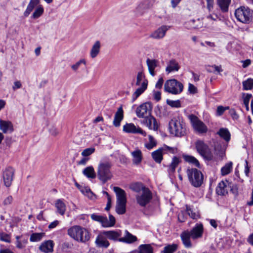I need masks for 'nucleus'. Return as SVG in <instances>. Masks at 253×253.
Returning <instances> with one entry per match:
<instances>
[{
  "instance_id": "f257e3e1",
  "label": "nucleus",
  "mask_w": 253,
  "mask_h": 253,
  "mask_svg": "<svg viewBox=\"0 0 253 253\" xmlns=\"http://www.w3.org/2000/svg\"><path fill=\"white\" fill-rule=\"evenodd\" d=\"M129 188L136 192V200L137 203L142 207H146L150 203L153 198L151 190L141 182H135L130 185Z\"/></svg>"
},
{
  "instance_id": "f03ea898",
  "label": "nucleus",
  "mask_w": 253,
  "mask_h": 253,
  "mask_svg": "<svg viewBox=\"0 0 253 253\" xmlns=\"http://www.w3.org/2000/svg\"><path fill=\"white\" fill-rule=\"evenodd\" d=\"M68 235L75 241L85 243L89 240L90 236L88 231L80 226H73L68 229Z\"/></svg>"
},
{
  "instance_id": "7ed1b4c3",
  "label": "nucleus",
  "mask_w": 253,
  "mask_h": 253,
  "mask_svg": "<svg viewBox=\"0 0 253 253\" xmlns=\"http://www.w3.org/2000/svg\"><path fill=\"white\" fill-rule=\"evenodd\" d=\"M170 133L175 136L181 137L186 134V126L182 117H173L169 122Z\"/></svg>"
},
{
  "instance_id": "20e7f679",
  "label": "nucleus",
  "mask_w": 253,
  "mask_h": 253,
  "mask_svg": "<svg viewBox=\"0 0 253 253\" xmlns=\"http://www.w3.org/2000/svg\"><path fill=\"white\" fill-rule=\"evenodd\" d=\"M111 164L109 162H100L98 166L97 175L98 179L103 183L110 180L112 174L110 169Z\"/></svg>"
},
{
  "instance_id": "39448f33",
  "label": "nucleus",
  "mask_w": 253,
  "mask_h": 253,
  "mask_svg": "<svg viewBox=\"0 0 253 253\" xmlns=\"http://www.w3.org/2000/svg\"><path fill=\"white\" fill-rule=\"evenodd\" d=\"M114 190L116 193L117 203L116 211L119 214H124L126 211V194L125 191L118 187H114Z\"/></svg>"
},
{
  "instance_id": "423d86ee",
  "label": "nucleus",
  "mask_w": 253,
  "mask_h": 253,
  "mask_svg": "<svg viewBox=\"0 0 253 253\" xmlns=\"http://www.w3.org/2000/svg\"><path fill=\"white\" fill-rule=\"evenodd\" d=\"M186 173L188 179L192 186L199 187L203 182L204 176L202 172L196 168H188Z\"/></svg>"
},
{
  "instance_id": "0eeeda50",
  "label": "nucleus",
  "mask_w": 253,
  "mask_h": 253,
  "mask_svg": "<svg viewBox=\"0 0 253 253\" xmlns=\"http://www.w3.org/2000/svg\"><path fill=\"white\" fill-rule=\"evenodd\" d=\"M235 16L238 21L247 24L252 19L253 11L248 7L240 6L235 10Z\"/></svg>"
},
{
  "instance_id": "6e6552de",
  "label": "nucleus",
  "mask_w": 253,
  "mask_h": 253,
  "mask_svg": "<svg viewBox=\"0 0 253 253\" xmlns=\"http://www.w3.org/2000/svg\"><path fill=\"white\" fill-rule=\"evenodd\" d=\"M183 89L182 84L175 79H170L166 82L164 84L165 91L172 94H178Z\"/></svg>"
},
{
  "instance_id": "1a4fd4ad",
  "label": "nucleus",
  "mask_w": 253,
  "mask_h": 253,
  "mask_svg": "<svg viewBox=\"0 0 253 253\" xmlns=\"http://www.w3.org/2000/svg\"><path fill=\"white\" fill-rule=\"evenodd\" d=\"M90 217L93 220L101 223L103 227H113L116 223L115 218L111 214H109V219H108L106 216L96 213L91 214Z\"/></svg>"
},
{
  "instance_id": "9d476101",
  "label": "nucleus",
  "mask_w": 253,
  "mask_h": 253,
  "mask_svg": "<svg viewBox=\"0 0 253 253\" xmlns=\"http://www.w3.org/2000/svg\"><path fill=\"white\" fill-rule=\"evenodd\" d=\"M196 148L198 152L206 160H212L213 156L209 147L201 140H198L196 142Z\"/></svg>"
},
{
  "instance_id": "9b49d317",
  "label": "nucleus",
  "mask_w": 253,
  "mask_h": 253,
  "mask_svg": "<svg viewBox=\"0 0 253 253\" xmlns=\"http://www.w3.org/2000/svg\"><path fill=\"white\" fill-rule=\"evenodd\" d=\"M153 108L152 104L150 102L140 104L135 109V114L139 118H144L151 114Z\"/></svg>"
},
{
  "instance_id": "f8f14e48",
  "label": "nucleus",
  "mask_w": 253,
  "mask_h": 253,
  "mask_svg": "<svg viewBox=\"0 0 253 253\" xmlns=\"http://www.w3.org/2000/svg\"><path fill=\"white\" fill-rule=\"evenodd\" d=\"M194 128L200 133H206L208 131V128L205 124L200 121L197 117L194 115H191L189 117Z\"/></svg>"
},
{
  "instance_id": "ddd939ff",
  "label": "nucleus",
  "mask_w": 253,
  "mask_h": 253,
  "mask_svg": "<svg viewBox=\"0 0 253 253\" xmlns=\"http://www.w3.org/2000/svg\"><path fill=\"white\" fill-rule=\"evenodd\" d=\"M14 169L11 167H8L3 172L2 177L4 185L9 187L11 186L13 180Z\"/></svg>"
},
{
  "instance_id": "4468645a",
  "label": "nucleus",
  "mask_w": 253,
  "mask_h": 253,
  "mask_svg": "<svg viewBox=\"0 0 253 253\" xmlns=\"http://www.w3.org/2000/svg\"><path fill=\"white\" fill-rule=\"evenodd\" d=\"M123 130L127 133H139L146 136V133L139 127H136L133 124H126L123 126Z\"/></svg>"
},
{
  "instance_id": "2eb2a0df",
  "label": "nucleus",
  "mask_w": 253,
  "mask_h": 253,
  "mask_svg": "<svg viewBox=\"0 0 253 253\" xmlns=\"http://www.w3.org/2000/svg\"><path fill=\"white\" fill-rule=\"evenodd\" d=\"M142 123L147 126L150 129L157 130L158 128V125L156 119L151 114L143 118Z\"/></svg>"
},
{
  "instance_id": "dca6fc26",
  "label": "nucleus",
  "mask_w": 253,
  "mask_h": 253,
  "mask_svg": "<svg viewBox=\"0 0 253 253\" xmlns=\"http://www.w3.org/2000/svg\"><path fill=\"white\" fill-rule=\"evenodd\" d=\"M203 19L190 20L184 23V26L188 29H199L204 27Z\"/></svg>"
},
{
  "instance_id": "f3484780",
  "label": "nucleus",
  "mask_w": 253,
  "mask_h": 253,
  "mask_svg": "<svg viewBox=\"0 0 253 253\" xmlns=\"http://www.w3.org/2000/svg\"><path fill=\"white\" fill-rule=\"evenodd\" d=\"M170 28V26L162 25L150 35V37L154 39L159 40L163 38L166 34L167 31Z\"/></svg>"
},
{
  "instance_id": "a211bd4d",
  "label": "nucleus",
  "mask_w": 253,
  "mask_h": 253,
  "mask_svg": "<svg viewBox=\"0 0 253 253\" xmlns=\"http://www.w3.org/2000/svg\"><path fill=\"white\" fill-rule=\"evenodd\" d=\"M189 232L193 239L194 240L201 238L204 232L203 224L201 223H197Z\"/></svg>"
},
{
  "instance_id": "6ab92c4d",
  "label": "nucleus",
  "mask_w": 253,
  "mask_h": 253,
  "mask_svg": "<svg viewBox=\"0 0 253 253\" xmlns=\"http://www.w3.org/2000/svg\"><path fill=\"white\" fill-rule=\"evenodd\" d=\"M104 234V232L102 231L96 237L95 244L98 247L107 248L109 246L110 243L108 238Z\"/></svg>"
},
{
  "instance_id": "aec40b11",
  "label": "nucleus",
  "mask_w": 253,
  "mask_h": 253,
  "mask_svg": "<svg viewBox=\"0 0 253 253\" xmlns=\"http://www.w3.org/2000/svg\"><path fill=\"white\" fill-rule=\"evenodd\" d=\"M180 68V66L178 61L175 59H171L167 63V65L166 68V72L167 74H169L172 72H176L178 71Z\"/></svg>"
},
{
  "instance_id": "412c9836",
  "label": "nucleus",
  "mask_w": 253,
  "mask_h": 253,
  "mask_svg": "<svg viewBox=\"0 0 253 253\" xmlns=\"http://www.w3.org/2000/svg\"><path fill=\"white\" fill-rule=\"evenodd\" d=\"M0 130L4 133H11L14 131L13 125L9 121L0 119Z\"/></svg>"
},
{
  "instance_id": "4be33fe9",
  "label": "nucleus",
  "mask_w": 253,
  "mask_h": 253,
  "mask_svg": "<svg viewBox=\"0 0 253 253\" xmlns=\"http://www.w3.org/2000/svg\"><path fill=\"white\" fill-rule=\"evenodd\" d=\"M103 232L108 239L114 241H119V239L121 238L122 235V232L119 230L103 231Z\"/></svg>"
},
{
  "instance_id": "5701e85b",
  "label": "nucleus",
  "mask_w": 253,
  "mask_h": 253,
  "mask_svg": "<svg viewBox=\"0 0 253 253\" xmlns=\"http://www.w3.org/2000/svg\"><path fill=\"white\" fill-rule=\"evenodd\" d=\"M155 2V0H145L139 4L137 8V11L140 14L144 12L145 10L151 8Z\"/></svg>"
},
{
  "instance_id": "b1692460",
  "label": "nucleus",
  "mask_w": 253,
  "mask_h": 253,
  "mask_svg": "<svg viewBox=\"0 0 253 253\" xmlns=\"http://www.w3.org/2000/svg\"><path fill=\"white\" fill-rule=\"evenodd\" d=\"M190 237H191V235L190 234V232L188 230L182 232L180 235L182 243L186 248H190L192 246Z\"/></svg>"
},
{
  "instance_id": "393cba45",
  "label": "nucleus",
  "mask_w": 253,
  "mask_h": 253,
  "mask_svg": "<svg viewBox=\"0 0 253 253\" xmlns=\"http://www.w3.org/2000/svg\"><path fill=\"white\" fill-rule=\"evenodd\" d=\"M124 118V111L122 106L120 107L115 114L114 119L113 121V125L116 127L120 126L121 122Z\"/></svg>"
},
{
  "instance_id": "a878e982",
  "label": "nucleus",
  "mask_w": 253,
  "mask_h": 253,
  "mask_svg": "<svg viewBox=\"0 0 253 253\" xmlns=\"http://www.w3.org/2000/svg\"><path fill=\"white\" fill-rule=\"evenodd\" d=\"M146 64L150 74L154 77L155 75V69L158 66L159 61L156 59H147Z\"/></svg>"
},
{
  "instance_id": "bb28decb",
  "label": "nucleus",
  "mask_w": 253,
  "mask_h": 253,
  "mask_svg": "<svg viewBox=\"0 0 253 253\" xmlns=\"http://www.w3.org/2000/svg\"><path fill=\"white\" fill-rule=\"evenodd\" d=\"M53 242L51 240H48L43 242L40 246V250L45 253H48L52 252L53 248Z\"/></svg>"
},
{
  "instance_id": "cd10ccee",
  "label": "nucleus",
  "mask_w": 253,
  "mask_h": 253,
  "mask_svg": "<svg viewBox=\"0 0 253 253\" xmlns=\"http://www.w3.org/2000/svg\"><path fill=\"white\" fill-rule=\"evenodd\" d=\"M227 182V181H226V182L222 181L218 183L216 189V193L218 195L224 196L228 193L227 185L226 184V183Z\"/></svg>"
},
{
  "instance_id": "c85d7f7f",
  "label": "nucleus",
  "mask_w": 253,
  "mask_h": 253,
  "mask_svg": "<svg viewBox=\"0 0 253 253\" xmlns=\"http://www.w3.org/2000/svg\"><path fill=\"white\" fill-rule=\"evenodd\" d=\"M55 206L57 209V212L63 215L65 214L66 206L63 200L58 199L55 201Z\"/></svg>"
},
{
  "instance_id": "c756f323",
  "label": "nucleus",
  "mask_w": 253,
  "mask_h": 253,
  "mask_svg": "<svg viewBox=\"0 0 253 253\" xmlns=\"http://www.w3.org/2000/svg\"><path fill=\"white\" fill-rule=\"evenodd\" d=\"M101 47L100 42L96 41L93 44L90 52V56L92 58H95L99 54Z\"/></svg>"
},
{
  "instance_id": "7c9ffc66",
  "label": "nucleus",
  "mask_w": 253,
  "mask_h": 253,
  "mask_svg": "<svg viewBox=\"0 0 253 253\" xmlns=\"http://www.w3.org/2000/svg\"><path fill=\"white\" fill-rule=\"evenodd\" d=\"M125 236L123 238L121 237L119 239V242L130 244L137 240L136 237L130 234L127 230L125 231Z\"/></svg>"
},
{
  "instance_id": "2f4dec72",
  "label": "nucleus",
  "mask_w": 253,
  "mask_h": 253,
  "mask_svg": "<svg viewBox=\"0 0 253 253\" xmlns=\"http://www.w3.org/2000/svg\"><path fill=\"white\" fill-rule=\"evenodd\" d=\"M147 83L146 81L143 84H141V86L138 87L135 91L133 93L132 96V101L134 102L137 98H138L144 91L147 89Z\"/></svg>"
},
{
  "instance_id": "473e14b6",
  "label": "nucleus",
  "mask_w": 253,
  "mask_h": 253,
  "mask_svg": "<svg viewBox=\"0 0 253 253\" xmlns=\"http://www.w3.org/2000/svg\"><path fill=\"white\" fill-rule=\"evenodd\" d=\"M131 155L133 157L132 162L134 164L138 165L142 160V154L141 151L137 149L131 152Z\"/></svg>"
},
{
  "instance_id": "72a5a7b5",
  "label": "nucleus",
  "mask_w": 253,
  "mask_h": 253,
  "mask_svg": "<svg viewBox=\"0 0 253 253\" xmlns=\"http://www.w3.org/2000/svg\"><path fill=\"white\" fill-rule=\"evenodd\" d=\"M40 0H30L26 10L24 13V15L27 17L33 11L34 8L39 3Z\"/></svg>"
},
{
  "instance_id": "f704fd0d",
  "label": "nucleus",
  "mask_w": 253,
  "mask_h": 253,
  "mask_svg": "<svg viewBox=\"0 0 253 253\" xmlns=\"http://www.w3.org/2000/svg\"><path fill=\"white\" fill-rule=\"evenodd\" d=\"M28 243V238H23L22 236L16 237V247L20 249L24 248Z\"/></svg>"
},
{
  "instance_id": "c9c22d12",
  "label": "nucleus",
  "mask_w": 253,
  "mask_h": 253,
  "mask_svg": "<svg viewBox=\"0 0 253 253\" xmlns=\"http://www.w3.org/2000/svg\"><path fill=\"white\" fill-rule=\"evenodd\" d=\"M163 148H159L152 153V157L154 160L157 163H161L163 159Z\"/></svg>"
},
{
  "instance_id": "e433bc0d",
  "label": "nucleus",
  "mask_w": 253,
  "mask_h": 253,
  "mask_svg": "<svg viewBox=\"0 0 253 253\" xmlns=\"http://www.w3.org/2000/svg\"><path fill=\"white\" fill-rule=\"evenodd\" d=\"M231 0H217V3L223 12H227Z\"/></svg>"
},
{
  "instance_id": "4c0bfd02",
  "label": "nucleus",
  "mask_w": 253,
  "mask_h": 253,
  "mask_svg": "<svg viewBox=\"0 0 253 253\" xmlns=\"http://www.w3.org/2000/svg\"><path fill=\"white\" fill-rule=\"evenodd\" d=\"M83 173L88 178L93 179L96 177V173L92 166H89L85 168L83 171Z\"/></svg>"
},
{
  "instance_id": "58836bf2",
  "label": "nucleus",
  "mask_w": 253,
  "mask_h": 253,
  "mask_svg": "<svg viewBox=\"0 0 253 253\" xmlns=\"http://www.w3.org/2000/svg\"><path fill=\"white\" fill-rule=\"evenodd\" d=\"M217 133L227 142L230 139V133L227 128H221Z\"/></svg>"
},
{
  "instance_id": "ea45409f",
  "label": "nucleus",
  "mask_w": 253,
  "mask_h": 253,
  "mask_svg": "<svg viewBox=\"0 0 253 253\" xmlns=\"http://www.w3.org/2000/svg\"><path fill=\"white\" fill-rule=\"evenodd\" d=\"M183 157L186 162L191 164L198 168H200V163L194 157L190 155H184Z\"/></svg>"
},
{
  "instance_id": "a19ab883",
  "label": "nucleus",
  "mask_w": 253,
  "mask_h": 253,
  "mask_svg": "<svg viewBox=\"0 0 253 253\" xmlns=\"http://www.w3.org/2000/svg\"><path fill=\"white\" fill-rule=\"evenodd\" d=\"M233 169V163L231 162H230L227 164H226L224 166H223L221 169V173L223 176L227 175L229 174L232 171Z\"/></svg>"
},
{
  "instance_id": "79ce46f5",
  "label": "nucleus",
  "mask_w": 253,
  "mask_h": 253,
  "mask_svg": "<svg viewBox=\"0 0 253 253\" xmlns=\"http://www.w3.org/2000/svg\"><path fill=\"white\" fill-rule=\"evenodd\" d=\"M146 81L147 86L148 85V80L145 78V76L143 71H140L137 73L136 76V85H139L141 84H143Z\"/></svg>"
},
{
  "instance_id": "37998d69",
  "label": "nucleus",
  "mask_w": 253,
  "mask_h": 253,
  "mask_svg": "<svg viewBox=\"0 0 253 253\" xmlns=\"http://www.w3.org/2000/svg\"><path fill=\"white\" fill-rule=\"evenodd\" d=\"M139 253H153V250L149 244L141 245L139 247Z\"/></svg>"
},
{
  "instance_id": "c03bdc74",
  "label": "nucleus",
  "mask_w": 253,
  "mask_h": 253,
  "mask_svg": "<svg viewBox=\"0 0 253 253\" xmlns=\"http://www.w3.org/2000/svg\"><path fill=\"white\" fill-rule=\"evenodd\" d=\"M180 163L179 159L176 157H174L172 159V162L169 167V172H173L175 171L176 167Z\"/></svg>"
},
{
  "instance_id": "a18cd8bd",
  "label": "nucleus",
  "mask_w": 253,
  "mask_h": 253,
  "mask_svg": "<svg viewBox=\"0 0 253 253\" xmlns=\"http://www.w3.org/2000/svg\"><path fill=\"white\" fill-rule=\"evenodd\" d=\"M177 245L172 244L168 245L164 247L163 251V253H174L177 250Z\"/></svg>"
},
{
  "instance_id": "49530a36",
  "label": "nucleus",
  "mask_w": 253,
  "mask_h": 253,
  "mask_svg": "<svg viewBox=\"0 0 253 253\" xmlns=\"http://www.w3.org/2000/svg\"><path fill=\"white\" fill-rule=\"evenodd\" d=\"M44 233H35L31 235L30 241L32 242H39L44 236Z\"/></svg>"
},
{
  "instance_id": "de8ad7c7",
  "label": "nucleus",
  "mask_w": 253,
  "mask_h": 253,
  "mask_svg": "<svg viewBox=\"0 0 253 253\" xmlns=\"http://www.w3.org/2000/svg\"><path fill=\"white\" fill-rule=\"evenodd\" d=\"M243 89L251 90L253 88V79H248L243 82Z\"/></svg>"
},
{
  "instance_id": "09e8293b",
  "label": "nucleus",
  "mask_w": 253,
  "mask_h": 253,
  "mask_svg": "<svg viewBox=\"0 0 253 253\" xmlns=\"http://www.w3.org/2000/svg\"><path fill=\"white\" fill-rule=\"evenodd\" d=\"M43 13V8L42 5L38 6L33 13L32 17L37 19L40 17Z\"/></svg>"
},
{
  "instance_id": "8fccbe9b",
  "label": "nucleus",
  "mask_w": 253,
  "mask_h": 253,
  "mask_svg": "<svg viewBox=\"0 0 253 253\" xmlns=\"http://www.w3.org/2000/svg\"><path fill=\"white\" fill-rule=\"evenodd\" d=\"M148 137L149 142L145 144V147L150 150L156 145L157 143L152 136L149 135Z\"/></svg>"
},
{
  "instance_id": "3c124183",
  "label": "nucleus",
  "mask_w": 253,
  "mask_h": 253,
  "mask_svg": "<svg viewBox=\"0 0 253 253\" xmlns=\"http://www.w3.org/2000/svg\"><path fill=\"white\" fill-rule=\"evenodd\" d=\"M95 152V148L94 147L87 148L84 149L81 155L84 157H88Z\"/></svg>"
},
{
  "instance_id": "603ef678",
  "label": "nucleus",
  "mask_w": 253,
  "mask_h": 253,
  "mask_svg": "<svg viewBox=\"0 0 253 253\" xmlns=\"http://www.w3.org/2000/svg\"><path fill=\"white\" fill-rule=\"evenodd\" d=\"M186 212L187 214L193 219H197L199 218V214L193 212L191 209L188 206L186 207Z\"/></svg>"
},
{
  "instance_id": "864d4df0",
  "label": "nucleus",
  "mask_w": 253,
  "mask_h": 253,
  "mask_svg": "<svg viewBox=\"0 0 253 253\" xmlns=\"http://www.w3.org/2000/svg\"><path fill=\"white\" fill-rule=\"evenodd\" d=\"M252 97V95L251 94H247L244 97L243 103L247 111L249 110V102Z\"/></svg>"
},
{
  "instance_id": "5fc2aeb1",
  "label": "nucleus",
  "mask_w": 253,
  "mask_h": 253,
  "mask_svg": "<svg viewBox=\"0 0 253 253\" xmlns=\"http://www.w3.org/2000/svg\"><path fill=\"white\" fill-rule=\"evenodd\" d=\"M0 240L6 243H10L11 241V238L9 234H7L4 232H0Z\"/></svg>"
},
{
  "instance_id": "6e6d98bb",
  "label": "nucleus",
  "mask_w": 253,
  "mask_h": 253,
  "mask_svg": "<svg viewBox=\"0 0 253 253\" xmlns=\"http://www.w3.org/2000/svg\"><path fill=\"white\" fill-rule=\"evenodd\" d=\"M83 64H86V61L84 59H82L78 61L76 64L72 65L71 68L74 71H76L80 67L81 65Z\"/></svg>"
},
{
  "instance_id": "4d7b16f0",
  "label": "nucleus",
  "mask_w": 253,
  "mask_h": 253,
  "mask_svg": "<svg viewBox=\"0 0 253 253\" xmlns=\"http://www.w3.org/2000/svg\"><path fill=\"white\" fill-rule=\"evenodd\" d=\"M167 103L169 105L172 107L178 108V107H180V101L178 100L173 101V100H167Z\"/></svg>"
},
{
  "instance_id": "13d9d810",
  "label": "nucleus",
  "mask_w": 253,
  "mask_h": 253,
  "mask_svg": "<svg viewBox=\"0 0 253 253\" xmlns=\"http://www.w3.org/2000/svg\"><path fill=\"white\" fill-rule=\"evenodd\" d=\"M229 109V107H223L222 106H219L217 107L216 113L217 115L221 116L222 115L224 111L226 110H228Z\"/></svg>"
},
{
  "instance_id": "bf43d9fd",
  "label": "nucleus",
  "mask_w": 253,
  "mask_h": 253,
  "mask_svg": "<svg viewBox=\"0 0 253 253\" xmlns=\"http://www.w3.org/2000/svg\"><path fill=\"white\" fill-rule=\"evenodd\" d=\"M210 68H212V69H213V70L212 71V70H211L210 69H208L207 71L208 72H217L218 73H220V72L222 71V70L221 69V67L220 66H216V65H213L212 66H210Z\"/></svg>"
},
{
  "instance_id": "052dcab7",
  "label": "nucleus",
  "mask_w": 253,
  "mask_h": 253,
  "mask_svg": "<svg viewBox=\"0 0 253 253\" xmlns=\"http://www.w3.org/2000/svg\"><path fill=\"white\" fill-rule=\"evenodd\" d=\"M104 193L106 195V196L107 197V203L106 205V207L105 208V210L108 211L111 208V197L110 196V195H109V194L107 192H105Z\"/></svg>"
},
{
  "instance_id": "680f3d73",
  "label": "nucleus",
  "mask_w": 253,
  "mask_h": 253,
  "mask_svg": "<svg viewBox=\"0 0 253 253\" xmlns=\"http://www.w3.org/2000/svg\"><path fill=\"white\" fill-rule=\"evenodd\" d=\"M230 191L235 195H237L238 193V188L236 184H230Z\"/></svg>"
},
{
  "instance_id": "e2e57ef3",
  "label": "nucleus",
  "mask_w": 253,
  "mask_h": 253,
  "mask_svg": "<svg viewBox=\"0 0 253 253\" xmlns=\"http://www.w3.org/2000/svg\"><path fill=\"white\" fill-rule=\"evenodd\" d=\"M207 1V8L210 11H211L213 7L214 0H206Z\"/></svg>"
},
{
  "instance_id": "0e129e2a",
  "label": "nucleus",
  "mask_w": 253,
  "mask_h": 253,
  "mask_svg": "<svg viewBox=\"0 0 253 253\" xmlns=\"http://www.w3.org/2000/svg\"><path fill=\"white\" fill-rule=\"evenodd\" d=\"M13 201V198L11 196H9L7 198H6L3 201V205L5 206H7L12 203Z\"/></svg>"
},
{
  "instance_id": "69168bd1",
  "label": "nucleus",
  "mask_w": 253,
  "mask_h": 253,
  "mask_svg": "<svg viewBox=\"0 0 253 253\" xmlns=\"http://www.w3.org/2000/svg\"><path fill=\"white\" fill-rule=\"evenodd\" d=\"M164 148L171 154H176L177 152V149L176 147H170L166 145Z\"/></svg>"
},
{
  "instance_id": "338daca9",
  "label": "nucleus",
  "mask_w": 253,
  "mask_h": 253,
  "mask_svg": "<svg viewBox=\"0 0 253 253\" xmlns=\"http://www.w3.org/2000/svg\"><path fill=\"white\" fill-rule=\"evenodd\" d=\"M154 98L157 101H159L161 99V93L159 91H154L153 92Z\"/></svg>"
},
{
  "instance_id": "774afa93",
  "label": "nucleus",
  "mask_w": 253,
  "mask_h": 253,
  "mask_svg": "<svg viewBox=\"0 0 253 253\" xmlns=\"http://www.w3.org/2000/svg\"><path fill=\"white\" fill-rule=\"evenodd\" d=\"M188 91L190 93L194 94L197 92V88L193 84H189L188 86Z\"/></svg>"
}]
</instances>
